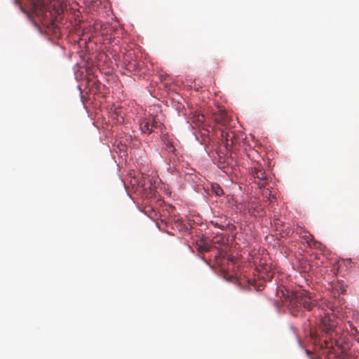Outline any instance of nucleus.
Masks as SVG:
<instances>
[{
    "instance_id": "nucleus-2",
    "label": "nucleus",
    "mask_w": 359,
    "mask_h": 359,
    "mask_svg": "<svg viewBox=\"0 0 359 359\" xmlns=\"http://www.w3.org/2000/svg\"><path fill=\"white\" fill-rule=\"evenodd\" d=\"M30 6L33 13L44 20L52 15V9L54 14L61 15L66 6L64 0H29Z\"/></svg>"
},
{
    "instance_id": "nucleus-11",
    "label": "nucleus",
    "mask_w": 359,
    "mask_h": 359,
    "mask_svg": "<svg viewBox=\"0 0 359 359\" xmlns=\"http://www.w3.org/2000/svg\"><path fill=\"white\" fill-rule=\"evenodd\" d=\"M149 122H151L149 124L151 125L150 128L151 129V133L154 132L156 129L159 128L162 126V123L158 120H157L156 116H149Z\"/></svg>"
},
{
    "instance_id": "nucleus-1",
    "label": "nucleus",
    "mask_w": 359,
    "mask_h": 359,
    "mask_svg": "<svg viewBox=\"0 0 359 359\" xmlns=\"http://www.w3.org/2000/svg\"><path fill=\"white\" fill-rule=\"evenodd\" d=\"M283 303L290 309L291 313L297 316L305 309L311 311L316 305L315 301L306 291L290 292L286 290L283 292Z\"/></svg>"
},
{
    "instance_id": "nucleus-20",
    "label": "nucleus",
    "mask_w": 359,
    "mask_h": 359,
    "mask_svg": "<svg viewBox=\"0 0 359 359\" xmlns=\"http://www.w3.org/2000/svg\"><path fill=\"white\" fill-rule=\"evenodd\" d=\"M311 359H318V358H311Z\"/></svg>"
},
{
    "instance_id": "nucleus-14",
    "label": "nucleus",
    "mask_w": 359,
    "mask_h": 359,
    "mask_svg": "<svg viewBox=\"0 0 359 359\" xmlns=\"http://www.w3.org/2000/svg\"><path fill=\"white\" fill-rule=\"evenodd\" d=\"M205 116L203 114H198L194 118V121L196 122V124L198 126L202 124L205 121Z\"/></svg>"
},
{
    "instance_id": "nucleus-10",
    "label": "nucleus",
    "mask_w": 359,
    "mask_h": 359,
    "mask_svg": "<svg viewBox=\"0 0 359 359\" xmlns=\"http://www.w3.org/2000/svg\"><path fill=\"white\" fill-rule=\"evenodd\" d=\"M149 116L142 120L140 123V127L142 133L150 134L151 133V125L149 124Z\"/></svg>"
},
{
    "instance_id": "nucleus-8",
    "label": "nucleus",
    "mask_w": 359,
    "mask_h": 359,
    "mask_svg": "<svg viewBox=\"0 0 359 359\" xmlns=\"http://www.w3.org/2000/svg\"><path fill=\"white\" fill-rule=\"evenodd\" d=\"M196 248L199 252L203 253L210 250L211 246L210 245L206 242L205 239L201 238L196 243Z\"/></svg>"
},
{
    "instance_id": "nucleus-17",
    "label": "nucleus",
    "mask_w": 359,
    "mask_h": 359,
    "mask_svg": "<svg viewBox=\"0 0 359 359\" xmlns=\"http://www.w3.org/2000/svg\"><path fill=\"white\" fill-rule=\"evenodd\" d=\"M167 147L169 151H173L175 150L172 144H168Z\"/></svg>"
},
{
    "instance_id": "nucleus-19",
    "label": "nucleus",
    "mask_w": 359,
    "mask_h": 359,
    "mask_svg": "<svg viewBox=\"0 0 359 359\" xmlns=\"http://www.w3.org/2000/svg\"><path fill=\"white\" fill-rule=\"evenodd\" d=\"M306 353H307L308 355L311 354L310 351H308V350L306 351Z\"/></svg>"
},
{
    "instance_id": "nucleus-7",
    "label": "nucleus",
    "mask_w": 359,
    "mask_h": 359,
    "mask_svg": "<svg viewBox=\"0 0 359 359\" xmlns=\"http://www.w3.org/2000/svg\"><path fill=\"white\" fill-rule=\"evenodd\" d=\"M215 119L217 123L224 127V128H228V126L230 125L231 118L228 116L227 113L224 111H219L217 114H216Z\"/></svg>"
},
{
    "instance_id": "nucleus-15",
    "label": "nucleus",
    "mask_w": 359,
    "mask_h": 359,
    "mask_svg": "<svg viewBox=\"0 0 359 359\" xmlns=\"http://www.w3.org/2000/svg\"><path fill=\"white\" fill-rule=\"evenodd\" d=\"M304 270L302 271L303 272H306L308 269H310V266L309 265L306 263V262H304Z\"/></svg>"
},
{
    "instance_id": "nucleus-6",
    "label": "nucleus",
    "mask_w": 359,
    "mask_h": 359,
    "mask_svg": "<svg viewBox=\"0 0 359 359\" xmlns=\"http://www.w3.org/2000/svg\"><path fill=\"white\" fill-rule=\"evenodd\" d=\"M247 209L248 212L255 217H262L264 215V210L258 203L251 201L248 203Z\"/></svg>"
},
{
    "instance_id": "nucleus-4",
    "label": "nucleus",
    "mask_w": 359,
    "mask_h": 359,
    "mask_svg": "<svg viewBox=\"0 0 359 359\" xmlns=\"http://www.w3.org/2000/svg\"><path fill=\"white\" fill-rule=\"evenodd\" d=\"M337 323L336 318L334 316L330 314H325L322 316L318 325V329L323 332L326 337L332 336L337 327Z\"/></svg>"
},
{
    "instance_id": "nucleus-5",
    "label": "nucleus",
    "mask_w": 359,
    "mask_h": 359,
    "mask_svg": "<svg viewBox=\"0 0 359 359\" xmlns=\"http://www.w3.org/2000/svg\"><path fill=\"white\" fill-rule=\"evenodd\" d=\"M221 137L226 147H233L238 143V134L230 128L221 129Z\"/></svg>"
},
{
    "instance_id": "nucleus-3",
    "label": "nucleus",
    "mask_w": 359,
    "mask_h": 359,
    "mask_svg": "<svg viewBox=\"0 0 359 359\" xmlns=\"http://www.w3.org/2000/svg\"><path fill=\"white\" fill-rule=\"evenodd\" d=\"M251 175L254 178V182L260 189H264L262 194L265 197H269L272 195V191H269V177L266 172L260 167H255L251 170Z\"/></svg>"
},
{
    "instance_id": "nucleus-16",
    "label": "nucleus",
    "mask_w": 359,
    "mask_h": 359,
    "mask_svg": "<svg viewBox=\"0 0 359 359\" xmlns=\"http://www.w3.org/2000/svg\"><path fill=\"white\" fill-rule=\"evenodd\" d=\"M309 333L311 336H315V337H318V334L315 332H313L311 328H310V330H309Z\"/></svg>"
},
{
    "instance_id": "nucleus-13",
    "label": "nucleus",
    "mask_w": 359,
    "mask_h": 359,
    "mask_svg": "<svg viewBox=\"0 0 359 359\" xmlns=\"http://www.w3.org/2000/svg\"><path fill=\"white\" fill-rule=\"evenodd\" d=\"M212 191L218 196L224 194L222 188L218 184H212Z\"/></svg>"
},
{
    "instance_id": "nucleus-12",
    "label": "nucleus",
    "mask_w": 359,
    "mask_h": 359,
    "mask_svg": "<svg viewBox=\"0 0 359 359\" xmlns=\"http://www.w3.org/2000/svg\"><path fill=\"white\" fill-rule=\"evenodd\" d=\"M126 60H125V65H126V68L127 70L130 71V72H133V71H135L137 70L138 68H139V62H137L136 60H134V61H130V62H126Z\"/></svg>"
},
{
    "instance_id": "nucleus-9",
    "label": "nucleus",
    "mask_w": 359,
    "mask_h": 359,
    "mask_svg": "<svg viewBox=\"0 0 359 359\" xmlns=\"http://www.w3.org/2000/svg\"><path fill=\"white\" fill-rule=\"evenodd\" d=\"M304 234L302 236L306 240V243L316 248H320L321 243L320 242L314 241L313 236L308 232H304Z\"/></svg>"
},
{
    "instance_id": "nucleus-18",
    "label": "nucleus",
    "mask_w": 359,
    "mask_h": 359,
    "mask_svg": "<svg viewBox=\"0 0 359 359\" xmlns=\"http://www.w3.org/2000/svg\"><path fill=\"white\" fill-rule=\"evenodd\" d=\"M216 239H217V238H215V240H214V243H218V242H219V241H217V240H216Z\"/></svg>"
}]
</instances>
